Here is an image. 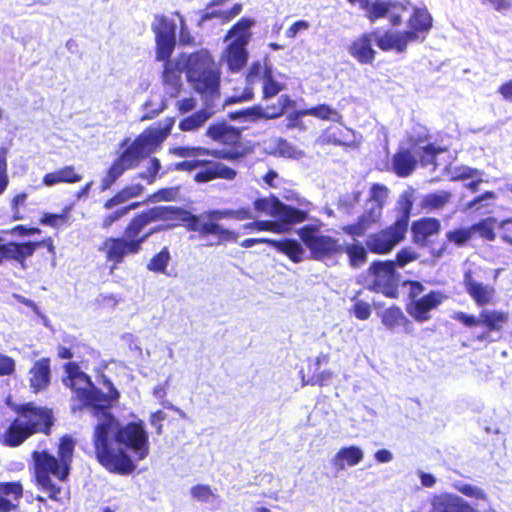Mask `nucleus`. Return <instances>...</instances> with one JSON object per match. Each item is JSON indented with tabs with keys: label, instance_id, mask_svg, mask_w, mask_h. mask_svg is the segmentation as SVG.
<instances>
[{
	"label": "nucleus",
	"instance_id": "nucleus-1",
	"mask_svg": "<svg viewBox=\"0 0 512 512\" xmlns=\"http://www.w3.org/2000/svg\"><path fill=\"white\" fill-rule=\"evenodd\" d=\"M252 218L249 207L210 209L198 215L183 207L153 206L134 214L122 235L107 237L102 242L100 251L104 253L106 261L112 264L111 269H115L126 257L139 254L153 234L179 226L185 227L189 232H197L202 238L214 237L215 241L210 246L236 243L239 233L224 227L219 221H244Z\"/></svg>",
	"mask_w": 512,
	"mask_h": 512
},
{
	"label": "nucleus",
	"instance_id": "nucleus-2",
	"mask_svg": "<svg viewBox=\"0 0 512 512\" xmlns=\"http://www.w3.org/2000/svg\"><path fill=\"white\" fill-rule=\"evenodd\" d=\"M92 443L97 462L119 475H129L136 468L126 450L133 452L138 460L149 455V435L143 421L122 425L111 412H105L95 425Z\"/></svg>",
	"mask_w": 512,
	"mask_h": 512
},
{
	"label": "nucleus",
	"instance_id": "nucleus-3",
	"mask_svg": "<svg viewBox=\"0 0 512 512\" xmlns=\"http://www.w3.org/2000/svg\"><path fill=\"white\" fill-rule=\"evenodd\" d=\"M174 122L175 119L170 117L164 126L145 128L133 141L124 138L120 143L123 150L107 168L100 182V190H109L126 171L137 168L142 160L154 153L169 136Z\"/></svg>",
	"mask_w": 512,
	"mask_h": 512
},
{
	"label": "nucleus",
	"instance_id": "nucleus-4",
	"mask_svg": "<svg viewBox=\"0 0 512 512\" xmlns=\"http://www.w3.org/2000/svg\"><path fill=\"white\" fill-rule=\"evenodd\" d=\"M51 408L34 402H25L14 408V416L7 419L0 433V444L17 448L35 435L50 436L55 425Z\"/></svg>",
	"mask_w": 512,
	"mask_h": 512
},
{
	"label": "nucleus",
	"instance_id": "nucleus-5",
	"mask_svg": "<svg viewBox=\"0 0 512 512\" xmlns=\"http://www.w3.org/2000/svg\"><path fill=\"white\" fill-rule=\"evenodd\" d=\"M75 441L70 435H63L59 438L57 445V456L47 450L33 451V477L38 488L46 492L51 500L59 501L61 487L53 482L54 476L61 482L68 479L70 474Z\"/></svg>",
	"mask_w": 512,
	"mask_h": 512
},
{
	"label": "nucleus",
	"instance_id": "nucleus-6",
	"mask_svg": "<svg viewBox=\"0 0 512 512\" xmlns=\"http://www.w3.org/2000/svg\"><path fill=\"white\" fill-rule=\"evenodd\" d=\"M186 77L204 107L212 109L221 97V70L209 51L202 49L189 54Z\"/></svg>",
	"mask_w": 512,
	"mask_h": 512
},
{
	"label": "nucleus",
	"instance_id": "nucleus-7",
	"mask_svg": "<svg viewBox=\"0 0 512 512\" xmlns=\"http://www.w3.org/2000/svg\"><path fill=\"white\" fill-rule=\"evenodd\" d=\"M433 27V17L428 9L415 6L407 19V29L402 31L385 30L379 38L378 48L383 52H406L413 42H423Z\"/></svg>",
	"mask_w": 512,
	"mask_h": 512
},
{
	"label": "nucleus",
	"instance_id": "nucleus-8",
	"mask_svg": "<svg viewBox=\"0 0 512 512\" xmlns=\"http://www.w3.org/2000/svg\"><path fill=\"white\" fill-rule=\"evenodd\" d=\"M206 135L224 147V149H209V157L215 161L237 162L251 155L255 150L253 143L244 140L241 128H236L226 122L210 124Z\"/></svg>",
	"mask_w": 512,
	"mask_h": 512
},
{
	"label": "nucleus",
	"instance_id": "nucleus-9",
	"mask_svg": "<svg viewBox=\"0 0 512 512\" xmlns=\"http://www.w3.org/2000/svg\"><path fill=\"white\" fill-rule=\"evenodd\" d=\"M399 203L402 211L395 221L389 226L367 236L365 245L369 252L376 255H387L405 239L413 208V200L410 195H403Z\"/></svg>",
	"mask_w": 512,
	"mask_h": 512
},
{
	"label": "nucleus",
	"instance_id": "nucleus-10",
	"mask_svg": "<svg viewBox=\"0 0 512 512\" xmlns=\"http://www.w3.org/2000/svg\"><path fill=\"white\" fill-rule=\"evenodd\" d=\"M402 286L407 288L405 310L416 322L423 323L431 319L433 311L437 310L448 298L441 290H430L419 280L406 279Z\"/></svg>",
	"mask_w": 512,
	"mask_h": 512
},
{
	"label": "nucleus",
	"instance_id": "nucleus-11",
	"mask_svg": "<svg viewBox=\"0 0 512 512\" xmlns=\"http://www.w3.org/2000/svg\"><path fill=\"white\" fill-rule=\"evenodd\" d=\"M253 25V19L242 17L228 30L225 36V40L229 38L232 40L224 49L222 58L232 73L239 72L247 64L249 53L246 47L251 39L250 29Z\"/></svg>",
	"mask_w": 512,
	"mask_h": 512
},
{
	"label": "nucleus",
	"instance_id": "nucleus-12",
	"mask_svg": "<svg viewBox=\"0 0 512 512\" xmlns=\"http://www.w3.org/2000/svg\"><path fill=\"white\" fill-rule=\"evenodd\" d=\"M296 234L304 247L309 251V257L312 260L322 262L341 255L339 239L324 234L320 225H303L296 230Z\"/></svg>",
	"mask_w": 512,
	"mask_h": 512
},
{
	"label": "nucleus",
	"instance_id": "nucleus-13",
	"mask_svg": "<svg viewBox=\"0 0 512 512\" xmlns=\"http://www.w3.org/2000/svg\"><path fill=\"white\" fill-rule=\"evenodd\" d=\"M453 318L465 327H482L483 331L476 335L475 339L479 342L489 343L496 340L492 337L494 333H502L509 321V314L503 310L483 308L478 316L460 311L455 313Z\"/></svg>",
	"mask_w": 512,
	"mask_h": 512
},
{
	"label": "nucleus",
	"instance_id": "nucleus-14",
	"mask_svg": "<svg viewBox=\"0 0 512 512\" xmlns=\"http://www.w3.org/2000/svg\"><path fill=\"white\" fill-rule=\"evenodd\" d=\"M197 168L199 170L193 176V180L197 183H208L217 179L232 181L237 177V171L234 168L210 158L176 162L171 164L168 170L192 172Z\"/></svg>",
	"mask_w": 512,
	"mask_h": 512
},
{
	"label": "nucleus",
	"instance_id": "nucleus-15",
	"mask_svg": "<svg viewBox=\"0 0 512 512\" xmlns=\"http://www.w3.org/2000/svg\"><path fill=\"white\" fill-rule=\"evenodd\" d=\"M371 277L369 289L381 293L387 298L397 299L399 296V274L392 260H375L367 269Z\"/></svg>",
	"mask_w": 512,
	"mask_h": 512
},
{
	"label": "nucleus",
	"instance_id": "nucleus-16",
	"mask_svg": "<svg viewBox=\"0 0 512 512\" xmlns=\"http://www.w3.org/2000/svg\"><path fill=\"white\" fill-rule=\"evenodd\" d=\"M151 29L155 36V59L171 58L176 47L175 22L163 14H156Z\"/></svg>",
	"mask_w": 512,
	"mask_h": 512
},
{
	"label": "nucleus",
	"instance_id": "nucleus-17",
	"mask_svg": "<svg viewBox=\"0 0 512 512\" xmlns=\"http://www.w3.org/2000/svg\"><path fill=\"white\" fill-rule=\"evenodd\" d=\"M409 2H394V1H375L369 3L365 0L361 6L366 11V17L370 22H375L378 19L387 17L389 23L393 27H398L403 23L402 15L399 11H406Z\"/></svg>",
	"mask_w": 512,
	"mask_h": 512
},
{
	"label": "nucleus",
	"instance_id": "nucleus-18",
	"mask_svg": "<svg viewBox=\"0 0 512 512\" xmlns=\"http://www.w3.org/2000/svg\"><path fill=\"white\" fill-rule=\"evenodd\" d=\"M108 383L110 385L108 393H103L94 384L90 387L89 391H82L81 403L77 404L76 407H72V410L76 411L91 407L94 409L95 415L100 411H103L102 415L105 412H109L108 410L119 399L120 394L110 381Z\"/></svg>",
	"mask_w": 512,
	"mask_h": 512
},
{
	"label": "nucleus",
	"instance_id": "nucleus-19",
	"mask_svg": "<svg viewBox=\"0 0 512 512\" xmlns=\"http://www.w3.org/2000/svg\"><path fill=\"white\" fill-rule=\"evenodd\" d=\"M295 102L290 95L282 94L276 103L268 104L264 108L260 105H254L240 110L237 115L243 116L251 121L260 119L273 120L283 116L287 109L294 107Z\"/></svg>",
	"mask_w": 512,
	"mask_h": 512
},
{
	"label": "nucleus",
	"instance_id": "nucleus-20",
	"mask_svg": "<svg viewBox=\"0 0 512 512\" xmlns=\"http://www.w3.org/2000/svg\"><path fill=\"white\" fill-rule=\"evenodd\" d=\"M412 512H479L461 497L441 493L430 499V507L426 502L421 503L417 510Z\"/></svg>",
	"mask_w": 512,
	"mask_h": 512
},
{
	"label": "nucleus",
	"instance_id": "nucleus-21",
	"mask_svg": "<svg viewBox=\"0 0 512 512\" xmlns=\"http://www.w3.org/2000/svg\"><path fill=\"white\" fill-rule=\"evenodd\" d=\"M383 31L373 30L365 32L355 38L348 47V53L360 64H372L377 52L373 49V41L378 46Z\"/></svg>",
	"mask_w": 512,
	"mask_h": 512
},
{
	"label": "nucleus",
	"instance_id": "nucleus-22",
	"mask_svg": "<svg viewBox=\"0 0 512 512\" xmlns=\"http://www.w3.org/2000/svg\"><path fill=\"white\" fill-rule=\"evenodd\" d=\"M65 376L62 379L63 384L73 392V399L82 401V391H89L93 382L89 375L83 372L77 362H67L63 366Z\"/></svg>",
	"mask_w": 512,
	"mask_h": 512
},
{
	"label": "nucleus",
	"instance_id": "nucleus-23",
	"mask_svg": "<svg viewBox=\"0 0 512 512\" xmlns=\"http://www.w3.org/2000/svg\"><path fill=\"white\" fill-rule=\"evenodd\" d=\"M268 70H272L270 65L260 61L252 62L245 77L247 85L240 93L235 89L233 95L227 99L226 103H240L252 100L254 97L253 85L258 81H262Z\"/></svg>",
	"mask_w": 512,
	"mask_h": 512
},
{
	"label": "nucleus",
	"instance_id": "nucleus-24",
	"mask_svg": "<svg viewBox=\"0 0 512 512\" xmlns=\"http://www.w3.org/2000/svg\"><path fill=\"white\" fill-rule=\"evenodd\" d=\"M382 219V213L379 209L367 207L356 219L355 222L341 227L344 234L352 237H363L369 230L379 225Z\"/></svg>",
	"mask_w": 512,
	"mask_h": 512
},
{
	"label": "nucleus",
	"instance_id": "nucleus-25",
	"mask_svg": "<svg viewBox=\"0 0 512 512\" xmlns=\"http://www.w3.org/2000/svg\"><path fill=\"white\" fill-rule=\"evenodd\" d=\"M51 384V360L43 357L36 360L29 370V387L35 394L43 392Z\"/></svg>",
	"mask_w": 512,
	"mask_h": 512
},
{
	"label": "nucleus",
	"instance_id": "nucleus-26",
	"mask_svg": "<svg viewBox=\"0 0 512 512\" xmlns=\"http://www.w3.org/2000/svg\"><path fill=\"white\" fill-rule=\"evenodd\" d=\"M164 63L162 71V83L164 85L165 93L170 98L179 96L182 90V67L177 62H172L171 58L167 60H160Z\"/></svg>",
	"mask_w": 512,
	"mask_h": 512
},
{
	"label": "nucleus",
	"instance_id": "nucleus-27",
	"mask_svg": "<svg viewBox=\"0 0 512 512\" xmlns=\"http://www.w3.org/2000/svg\"><path fill=\"white\" fill-rule=\"evenodd\" d=\"M464 286L476 306L484 308L493 302L496 294L495 288L475 281L469 272L464 275Z\"/></svg>",
	"mask_w": 512,
	"mask_h": 512
},
{
	"label": "nucleus",
	"instance_id": "nucleus-28",
	"mask_svg": "<svg viewBox=\"0 0 512 512\" xmlns=\"http://www.w3.org/2000/svg\"><path fill=\"white\" fill-rule=\"evenodd\" d=\"M23 485L19 481H0V512H14L23 497Z\"/></svg>",
	"mask_w": 512,
	"mask_h": 512
},
{
	"label": "nucleus",
	"instance_id": "nucleus-29",
	"mask_svg": "<svg viewBox=\"0 0 512 512\" xmlns=\"http://www.w3.org/2000/svg\"><path fill=\"white\" fill-rule=\"evenodd\" d=\"M418 160L409 148L399 147L391 158V171L400 178H407L416 170Z\"/></svg>",
	"mask_w": 512,
	"mask_h": 512
},
{
	"label": "nucleus",
	"instance_id": "nucleus-30",
	"mask_svg": "<svg viewBox=\"0 0 512 512\" xmlns=\"http://www.w3.org/2000/svg\"><path fill=\"white\" fill-rule=\"evenodd\" d=\"M34 246L30 241L0 244V265L4 261L14 260L24 266L25 260L34 254Z\"/></svg>",
	"mask_w": 512,
	"mask_h": 512
},
{
	"label": "nucleus",
	"instance_id": "nucleus-31",
	"mask_svg": "<svg viewBox=\"0 0 512 512\" xmlns=\"http://www.w3.org/2000/svg\"><path fill=\"white\" fill-rule=\"evenodd\" d=\"M318 143L322 146L333 145L351 147L355 144L354 132L346 126L343 128L328 127L318 138Z\"/></svg>",
	"mask_w": 512,
	"mask_h": 512
},
{
	"label": "nucleus",
	"instance_id": "nucleus-32",
	"mask_svg": "<svg viewBox=\"0 0 512 512\" xmlns=\"http://www.w3.org/2000/svg\"><path fill=\"white\" fill-rule=\"evenodd\" d=\"M441 224L437 218L423 217L412 223V238L414 243L425 245L428 239L440 232Z\"/></svg>",
	"mask_w": 512,
	"mask_h": 512
},
{
	"label": "nucleus",
	"instance_id": "nucleus-33",
	"mask_svg": "<svg viewBox=\"0 0 512 512\" xmlns=\"http://www.w3.org/2000/svg\"><path fill=\"white\" fill-rule=\"evenodd\" d=\"M275 204L276 211L273 218L283 227H286L287 230L289 229L287 226L299 224L309 219V214L305 210L287 205L280 200L276 201Z\"/></svg>",
	"mask_w": 512,
	"mask_h": 512
},
{
	"label": "nucleus",
	"instance_id": "nucleus-34",
	"mask_svg": "<svg viewBox=\"0 0 512 512\" xmlns=\"http://www.w3.org/2000/svg\"><path fill=\"white\" fill-rule=\"evenodd\" d=\"M271 247L285 255L292 263H300L305 259V247L294 238L272 239Z\"/></svg>",
	"mask_w": 512,
	"mask_h": 512
},
{
	"label": "nucleus",
	"instance_id": "nucleus-35",
	"mask_svg": "<svg viewBox=\"0 0 512 512\" xmlns=\"http://www.w3.org/2000/svg\"><path fill=\"white\" fill-rule=\"evenodd\" d=\"M83 179V175L73 165L63 166L55 171L46 173L42 178V184L52 187L61 183L75 184Z\"/></svg>",
	"mask_w": 512,
	"mask_h": 512
},
{
	"label": "nucleus",
	"instance_id": "nucleus-36",
	"mask_svg": "<svg viewBox=\"0 0 512 512\" xmlns=\"http://www.w3.org/2000/svg\"><path fill=\"white\" fill-rule=\"evenodd\" d=\"M364 458L363 451L355 445L342 447L332 458V465L336 471H342L346 466H355Z\"/></svg>",
	"mask_w": 512,
	"mask_h": 512
},
{
	"label": "nucleus",
	"instance_id": "nucleus-37",
	"mask_svg": "<svg viewBox=\"0 0 512 512\" xmlns=\"http://www.w3.org/2000/svg\"><path fill=\"white\" fill-rule=\"evenodd\" d=\"M144 192V186L140 183L129 184L118 190L113 196L108 198L103 207L106 210L112 209L115 206L124 204L125 202L141 196Z\"/></svg>",
	"mask_w": 512,
	"mask_h": 512
},
{
	"label": "nucleus",
	"instance_id": "nucleus-38",
	"mask_svg": "<svg viewBox=\"0 0 512 512\" xmlns=\"http://www.w3.org/2000/svg\"><path fill=\"white\" fill-rule=\"evenodd\" d=\"M381 322L388 329L404 326L406 332H412L413 330L411 321L404 315L401 308L396 305H392L382 312Z\"/></svg>",
	"mask_w": 512,
	"mask_h": 512
},
{
	"label": "nucleus",
	"instance_id": "nucleus-39",
	"mask_svg": "<svg viewBox=\"0 0 512 512\" xmlns=\"http://www.w3.org/2000/svg\"><path fill=\"white\" fill-rule=\"evenodd\" d=\"M368 249L360 242H353L347 245L341 244V254L345 253L348 263L352 268L362 267L368 259Z\"/></svg>",
	"mask_w": 512,
	"mask_h": 512
},
{
	"label": "nucleus",
	"instance_id": "nucleus-40",
	"mask_svg": "<svg viewBox=\"0 0 512 512\" xmlns=\"http://www.w3.org/2000/svg\"><path fill=\"white\" fill-rule=\"evenodd\" d=\"M305 113L321 121L342 123L343 120L342 114L337 109L325 103L305 108Z\"/></svg>",
	"mask_w": 512,
	"mask_h": 512
},
{
	"label": "nucleus",
	"instance_id": "nucleus-41",
	"mask_svg": "<svg viewBox=\"0 0 512 512\" xmlns=\"http://www.w3.org/2000/svg\"><path fill=\"white\" fill-rule=\"evenodd\" d=\"M452 197L453 195L450 191L432 192L423 197L421 206L429 211L441 210L451 202Z\"/></svg>",
	"mask_w": 512,
	"mask_h": 512
},
{
	"label": "nucleus",
	"instance_id": "nucleus-42",
	"mask_svg": "<svg viewBox=\"0 0 512 512\" xmlns=\"http://www.w3.org/2000/svg\"><path fill=\"white\" fill-rule=\"evenodd\" d=\"M204 109L198 110L190 116L183 118L179 122V129L184 132L194 131L200 128L213 114V111Z\"/></svg>",
	"mask_w": 512,
	"mask_h": 512
},
{
	"label": "nucleus",
	"instance_id": "nucleus-43",
	"mask_svg": "<svg viewBox=\"0 0 512 512\" xmlns=\"http://www.w3.org/2000/svg\"><path fill=\"white\" fill-rule=\"evenodd\" d=\"M329 356L328 355H319L316 357L314 366L315 372L309 376L307 380V384L310 385H318L325 386L327 385L333 378V372L330 370L318 371L321 363H328Z\"/></svg>",
	"mask_w": 512,
	"mask_h": 512
},
{
	"label": "nucleus",
	"instance_id": "nucleus-44",
	"mask_svg": "<svg viewBox=\"0 0 512 512\" xmlns=\"http://www.w3.org/2000/svg\"><path fill=\"white\" fill-rule=\"evenodd\" d=\"M389 189L380 183H373L370 187V195L367 200L368 203H371L369 208L371 209H379L380 213L383 214V208L385 202L388 198Z\"/></svg>",
	"mask_w": 512,
	"mask_h": 512
},
{
	"label": "nucleus",
	"instance_id": "nucleus-45",
	"mask_svg": "<svg viewBox=\"0 0 512 512\" xmlns=\"http://www.w3.org/2000/svg\"><path fill=\"white\" fill-rule=\"evenodd\" d=\"M495 224L496 219L494 217L483 218L471 225L473 235L477 233L480 238L492 242L496 239Z\"/></svg>",
	"mask_w": 512,
	"mask_h": 512
},
{
	"label": "nucleus",
	"instance_id": "nucleus-46",
	"mask_svg": "<svg viewBox=\"0 0 512 512\" xmlns=\"http://www.w3.org/2000/svg\"><path fill=\"white\" fill-rule=\"evenodd\" d=\"M286 89V85L275 79L273 69L268 70L266 76L262 79V98L271 99Z\"/></svg>",
	"mask_w": 512,
	"mask_h": 512
},
{
	"label": "nucleus",
	"instance_id": "nucleus-47",
	"mask_svg": "<svg viewBox=\"0 0 512 512\" xmlns=\"http://www.w3.org/2000/svg\"><path fill=\"white\" fill-rule=\"evenodd\" d=\"M171 260L170 251L167 246L152 256L147 264V269L154 273H165Z\"/></svg>",
	"mask_w": 512,
	"mask_h": 512
},
{
	"label": "nucleus",
	"instance_id": "nucleus-48",
	"mask_svg": "<svg viewBox=\"0 0 512 512\" xmlns=\"http://www.w3.org/2000/svg\"><path fill=\"white\" fill-rule=\"evenodd\" d=\"M170 153L181 158H210L209 149L202 146H178L171 148Z\"/></svg>",
	"mask_w": 512,
	"mask_h": 512
},
{
	"label": "nucleus",
	"instance_id": "nucleus-49",
	"mask_svg": "<svg viewBox=\"0 0 512 512\" xmlns=\"http://www.w3.org/2000/svg\"><path fill=\"white\" fill-rule=\"evenodd\" d=\"M209 9H205V12L201 16L202 21L210 20L213 18H219L223 22H228L238 16L242 11V4L241 3H235L229 10L226 11H219V10H213L208 11Z\"/></svg>",
	"mask_w": 512,
	"mask_h": 512
},
{
	"label": "nucleus",
	"instance_id": "nucleus-50",
	"mask_svg": "<svg viewBox=\"0 0 512 512\" xmlns=\"http://www.w3.org/2000/svg\"><path fill=\"white\" fill-rule=\"evenodd\" d=\"M276 201H279V198L276 195L271 194L268 197H260L255 199L253 206L257 212L268 214L274 217L276 211Z\"/></svg>",
	"mask_w": 512,
	"mask_h": 512
},
{
	"label": "nucleus",
	"instance_id": "nucleus-51",
	"mask_svg": "<svg viewBox=\"0 0 512 512\" xmlns=\"http://www.w3.org/2000/svg\"><path fill=\"white\" fill-rule=\"evenodd\" d=\"M472 227L457 228L447 232L446 237L448 241L454 243L457 246H463L473 238Z\"/></svg>",
	"mask_w": 512,
	"mask_h": 512
},
{
	"label": "nucleus",
	"instance_id": "nucleus-52",
	"mask_svg": "<svg viewBox=\"0 0 512 512\" xmlns=\"http://www.w3.org/2000/svg\"><path fill=\"white\" fill-rule=\"evenodd\" d=\"M456 490L466 497L476 499L478 501L489 502L488 495L485 491L472 484H460L455 486Z\"/></svg>",
	"mask_w": 512,
	"mask_h": 512
},
{
	"label": "nucleus",
	"instance_id": "nucleus-53",
	"mask_svg": "<svg viewBox=\"0 0 512 512\" xmlns=\"http://www.w3.org/2000/svg\"><path fill=\"white\" fill-rule=\"evenodd\" d=\"M419 258V254L411 247L401 248L395 255V259L392 262L395 263V268H403L411 262L416 261Z\"/></svg>",
	"mask_w": 512,
	"mask_h": 512
},
{
	"label": "nucleus",
	"instance_id": "nucleus-54",
	"mask_svg": "<svg viewBox=\"0 0 512 512\" xmlns=\"http://www.w3.org/2000/svg\"><path fill=\"white\" fill-rule=\"evenodd\" d=\"M160 170H161L160 160L156 157H152L149 160V165L147 167V171L139 173L138 177L140 179L145 180L147 184H152L156 181V179L158 177L161 176L159 174Z\"/></svg>",
	"mask_w": 512,
	"mask_h": 512
},
{
	"label": "nucleus",
	"instance_id": "nucleus-55",
	"mask_svg": "<svg viewBox=\"0 0 512 512\" xmlns=\"http://www.w3.org/2000/svg\"><path fill=\"white\" fill-rule=\"evenodd\" d=\"M180 194V187H164L155 191L151 196L150 200L152 201H175Z\"/></svg>",
	"mask_w": 512,
	"mask_h": 512
},
{
	"label": "nucleus",
	"instance_id": "nucleus-56",
	"mask_svg": "<svg viewBox=\"0 0 512 512\" xmlns=\"http://www.w3.org/2000/svg\"><path fill=\"white\" fill-rule=\"evenodd\" d=\"M256 231H269L273 233H284L287 231L286 227L275 220H257L254 221Z\"/></svg>",
	"mask_w": 512,
	"mask_h": 512
},
{
	"label": "nucleus",
	"instance_id": "nucleus-57",
	"mask_svg": "<svg viewBox=\"0 0 512 512\" xmlns=\"http://www.w3.org/2000/svg\"><path fill=\"white\" fill-rule=\"evenodd\" d=\"M7 154V148L0 147V195L6 190L9 183L7 175Z\"/></svg>",
	"mask_w": 512,
	"mask_h": 512
},
{
	"label": "nucleus",
	"instance_id": "nucleus-58",
	"mask_svg": "<svg viewBox=\"0 0 512 512\" xmlns=\"http://www.w3.org/2000/svg\"><path fill=\"white\" fill-rule=\"evenodd\" d=\"M303 116H308L307 113H305V109L297 110L292 113H290L287 117V128L288 129H298L299 131H305L307 129V126L302 120Z\"/></svg>",
	"mask_w": 512,
	"mask_h": 512
},
{
	"label": "nucleus",
	"instance_id": "nucleus-59",
	"mask_svg": "<svg viewBox=\"0 0 512 512\" xmlns=\"http://www.w3.org/2000/svg\"><path fill=\"white\" fill-rule=\"evenodd\" d=\"M433 143H429L422 148L420 161L422 165H428L435 161L436 156L441 152Z\"/></svg>",
	"mask_w": 512,
	"mask_h": 512
},
{
	"label": "nucleus",
	"instance_id": "nucleus-60",
	"mask_svg": "<svg viewBox=\"0 0 512 512\" xmlns=\"http://www.w3.org/2000/svg\"><path fill=\"white\" fill-rule=\"evenodd\" d=\"M126 215V210L122 207L114 210L111 213L106 214L102 221H101V228L102 229H108L110 228L115 222L119 221Z\"/></svg>",
	"mask_w": 512,
	"mask_h": 512
},
{
	"label": "nucleus",
	"instance_id": "nucleus-61",
	"mask_svg": "<svg viewBox=\"0 0 512 512\" xmlns=\"http://www.w3.org/2000/svg\"><path fill=\"white\" fill-rule=\"evenodd\" d=\"M191 495L199 501H208L213 496V492L209 485L198 484L191 488Z\"/></svg>",
	"mask_w": 512,
	"mask_h": 512
},
{
	"label": "nucleus",
	"instance_id": "nucleus-62",
	"mask_svg": "<svg viewBox=\"0 0 512 512\" xmlns=\"http://www.w3.org/2000/svg\"><path fill=\"white\" fill-rule=\"evenodd\" d=\"M67 220V216L65 214H51L45 213L40 219V223L44 225H48L53 228H57L60 225L64 224Z\"/></svg>",
	"mask_w": 512,
	"mask_h": 512
},
{
	"label": "nucleus",
	"instance_id": "nucleus-63",
	"mask_svg": "<svg viewBox=\"0 0 512 512\" xmlns=\"http://www.w3.org/2000/svg\"><path fill=\"white\" fill-rule=\"evenodd\" d=\"M16 369L15 361L12 357L0 353V376H10Z\"/></svg>",
	"mask_w": 512,
	"mask_h": 512
},
{
	"label": "nucleus",
	"instance_id": "nucleus-64",
	"mask_svg": "<svg viewBox=\"0 0 512 512\" xmlns=\"http://www.w3.org/2000/svg\"><path fill=\"white\" fill-rule=\"evenodd\" d=\"M353 313L359 320H367L371 315V307L367 302L356 301L353 305Z\"/></svg>",
	"mask_w": 512,
	"mask_h": 512
}]
</instances>
